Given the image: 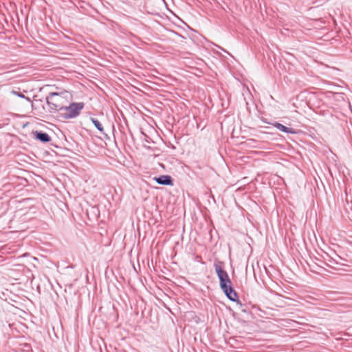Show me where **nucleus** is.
Returning <instances> with one entry per match:
<instances>
[{
  "label": "nucleus",
  "mask_w": 352,
  "mask_h": 352,
  "mask_svg": "<svg viewBox=\"0 0 352 352\" xmlns=\"http://www.w3.org/2000/svg\"><path fill=\"white\" fill-rule=\"evenodd\" d=\"M224 262L218 259L214 260V267L215 273L219 280V287L221 290L233 286L232 282L228 274L223 269Z\"/></svg>",
  "instance_id": "obj_1"
},
{
  "label": "nucleus",
  "mask_w": 352,
  "mask_h": 352,
  "mask_svg": "<svg viewBox=\"0 0 352 352\" xmlns=\"http://www.w3.org/2000/svg\"><path fill=\"white\" fill-rule=\"evenodd\" d=\"M84 107L83 102H72L69 106L63 104L58 117L61 119H70L77 117Z\"/></svg>",
  "instance_id": "obj_2"
},
{
  "label": "nucleus",
  "mask_w": 352,
  "mask_h": 352,
  "mask_svg": "<svg viewBox=\"0 0 352 352\" xmlns=\"http://www.w3.org/2000/svg\"><path fill=\"white\" fill-rule=\"evenodd\" d=\"M46 103L47 110L50 113H60L61 108H63V98L60 96L58 92H50L46 96Z\"/></svg>",
  "instance_id": "obj_3"
},
{
  "label": "nucleus",
  "mask_w": 352,
  "mask_h": 352,
  "mask_svg": "<svg viewBox=\"0 0 352 352\" xmlns=\"http://www.w3.org/2000/svg\"><path fill=\"white\" fill-rule=\"evenodd\" d=\"M31 135L34 140L44 144L48 143L52 140V138L49 134L43 131H32Z\"/></svg>",
  "instance_id": "obj_4"
},
{
  "label": "nucleus",
  "mask_w": 352,
  "mask_h": 352,
  "mask_svg": "<svg viewBox=\"0 0 352 352\" xmlns=\"http://www.w3.org/2000/svg\"><path fill=\"white\" fill-rule=\"evenodd\" d=\"M153 179L160 185L173 186V179L169 175H162L159 177H155Z\"/></svg>",
  "instance_id": "obj_5"
},
{
  "label": "nucleus",
  "mask_w": 352,
  "mask_h": 352,
  "mask_svg": "<svg viewBox=\"0 0 352 352\" xmlns=\"http://www.w3.org/2000/svg\"><path fill=\"white\" fill-rule=\"evenodd\" d=\"M116 147H117V144L116 140H114ZM125 157L122 155L119 148H116V151L111 150V161H115L120 164L124 162ZM113 162H111V165H113Z\"/></svg>",
  "instance_id": "obj_6"
},
{
  "label": "nucleus",
  "mask_w": 352,
  "mask_h": 352,
  "mask_svg": "<svg viewBox=\"0 0 352 352\" xmlns=\"http://www.w3.org/2000/svg\"><path fill=\"white\" fill-rule=\"evenodd\" d=\"M222 292L232 302L239 301V297L238 293L236 292L233 286L224 289Z\"/></svg>",
  "instance_id": "obj_7"
},
{
  "label": "nucleus",
  "mask_w": 352,
  "mask_h": 352,
  "mask_svg": "<svg viewBox=\"0 0 352 352\" xmlns=\"http://www.w3.org/2000/svg\"><path fill=\"white\" fill-rule=\"evenodd\" d=\"M272 125H273L274 127H276L277 129H278L280 131L283 133L288 134H298L299 133L298 130H296L293 128L286 126L278 122H274L272 123Z\"/></svg>",
  "instance_id": "obj_8"
},
{
  "label": "nucleus",
  "mask_w": 352,
  "mask_h": 352,
  "mask_svg": "<svg viewBox=\"0 0 352 352\" xmlns=\"http://www.w3.org/2000/svg\"><path fill=\"white\" fill-rule=\"evenodd\" d=\"M114 193L115 195H111V199L115 201L116 203H118L122 199V190L120 188L118 189L114 188Z\"/></svg>",
  "instance_id": "obj_9"
},
{
  "label": "nucleus",
  "mask_w": 352,
  "mask_h": 352,
  "mask_svg": "<svg viewBox=\"0 0 352 352\" xmlns=\"http://www.w3.org/2000/svg\"><path fill=\"white\" fill-rule=\"evenodd\" d=\"M236 302L241 312L246 314L248 316H252V313L248 311L247 305L243 304L239 299V301Z\"/></svg>",
  "instance_id": "obj_10"
},
{
  "label": "nucleus",
  "mask_w": 352,
  "mask_h": 352,
  "mask_svg": "<svg viewBox=\"0 0 352 352\" xmlns=\"http://www.w3.org/2000/svg\"><path fill=\"white\" fill-rule=\"evenodd\" d=\"M91 121H92L94 125L96 126V128L98 131H100V132L103 131V130H104L103 126L99 120H98L96 118H91Z\"/></svg>",
  "instance_id": "obj_11"
},
{
  "label": "nucleus",
  "mask_w": 352,
  "mask_h": 352,
  "mask_svg": "<svg viewBox=\"0 0 352 352\" xmlns=\"http://www.w3.org/2000/svg\"><path fill=\"white\" fill-rule=\"evenodd\" d=\"M229 310L230 312H232V317L237 320L240 323H245L246 321L243 319H241V318L239 317V314L236 312H234L231 308H229Z\"/></svg>",
  "instance_id": "obj_12"
},
{
  "label": "nucleus",
  "mask_w": 352,
  "mask_h": 352,
  "mask_svg": "<svg viewBox=\"0 0 352 352\" xmlns=\"http://www.w3.org/2000/svg\"><path fill=\"white\" fill-rule=\"evenodd\" d=\"M12 94L17 96L19 98H24V99L27 100L28 101L31 102V100L29 97L25 96L23 94H22L19 91L13 90V91H12Z\"/></svg>",
  "instance_id": "obj_13"
},
{
  "label": "nucleus",
  "mask_w": 352,
  "mask_h": 352,
  "mask_svg": "<svg viewBox=\"0 0 352 352\" xmlns=\"http://www.w3.org/2000/svg\"><path fill=\"white\" fill-rule=\"evenodd\" d=\"M329 261L330 263L329 264H331H331H340L341 265H346L345 264L342 263L341 262H339L338 260L334 259V258H331L329 260Z\"/></svg>",
  "instance_id": "obj_14"
},
{
  "label": "nucleus",
  "mask_w": 352,
  "mask_h": 352,
  "mask_svg": "<svg viewBox=\"0 0 352 352\" xmlns=\"http://www.w3.org/2000/svg\"><path fill=\"white\" fill-rule=\"evenodd\" d=\"M328 1L329 0H316L314 2V4H316V6H320Z\"/></svg>",
  "instance_id": "obj_15"
},
{
  "label": "nucleus",
  "mask_w": 352,
  "mask_h": 352,
  "mask_svg": "<svg viewBox=\"0 0 352 352\" xmlns=\"http://www.w3.org/2000/svg\"><path fill=\"white\" fill-rule=\"evenodd\" d=\"M112 309H113V311H111V316L113 315H114V314H115V316H116V318L118 319V311H117L114 304H113V305H112Z\"/></svg>",
  "instance_id": "obj_16"
},
{
  "label": "nucleus",
  "mask_w": 352,
  "mask_h": 352,
  "mask_svg": "<svg viewBox=\"0 0 352 352\" xmlns=\"http://www.w3.org/2000/svg\"><path fill=\"white\" fill-rule=\"evenodd\" d=\"M111 28H114V25H117V23L112 20L111 21Z\"/></svg>",
  "instance_id": "obj_17"
},
{
  "label": "nucleus",
  "mask_w": 352,
  "mask_h": 352,
  "mask_svg": "<svg viewBox=\"0 0 352 352\" xmlns=\"http://www.w3.org/2000/svg\"><path fill=\"white\" fill-rule=\"evenodd\" d=\"M102 342H104V341L102 340ZM103 343H104V346L105 351H106L107 352H109V351L107 349V344H106L104 342H103Z\"/></svg>",
  "instance_id": "obj_18"
},
{
  "label": "nucleus",
  "mask_w": 352,
  "mask_h": 352,
  "mask_svg": "<svg viewBox=\"0 0 352 352\" xmlns=\"http://www.w3.org/2000/svg\"><path fill=\"white\" fill-rule=\"evenodd\" d=\"M108 269H109V267L107 266V268H106V270H105V276H106L107 278H108V276H107V271H108Z\"/></svg>",
  "instance_id": "obj_19"
},
{
  "label": "nucleus",
  "mask_w": 352,
  "mask_h": 352,
  "mask_svg": "<svg viewBox=\"0 0 352 352\" xmlns=\"http://www.w3.org/2000/svg\"><path fill=\"white\" fill-rule=\"evenodd\" d=\"M326 265H327L328 267H333V269H335V267H333V266H332V265H331V264H329V263H326Z\"/></svg>",
  "instance_id": "obj_20"
},
{
  "label": "nucleus",
  "mask_w": 352,
  "mask_h": 352,
  "mask_svg": "<svg viewBox=\"0 0 352 352\" xmlns=\"http://www.w3.org/2000/svg\"><path fill=\"white\" fill-rule=\"evenodd\" d=\"M338 258L339 260H344V258H342V257H340L339 256H338Z\"/></svg>",
  "instance_id": "obj_21"
},
{
  "label": "nucleus",
  "mask_w": 352,
  "mask_h": 352,
  "mask_svg": "<svg viewBox=\"0 0 352 352\" xmlns=\"http://www.w3.org/2000/svg\"><path fill=\"white\" fill-rule=\"evenodd\" d=\"M100 352H103L101 346H100Z\"/></svg>",
  "instance_id": "obj_22"
}]
</instances>
